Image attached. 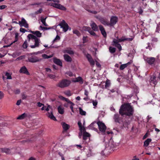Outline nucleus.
Returning a JSON list of instances; mask_svg holds the SVG:
<instances>
[{"label":"nucleus","mask_w":160,"mask_h":160,"mask_svg":"<svg viewBox=\"0 0 160 160\" xmlns=\"http://www.w3.org/2000/svg\"><path fill=\"white\" fill-rule=\"evenodd\" d=\"M134 112L133 108L129 103L122 105L119 110V113L122 116L126 115L130 117L132 116Z\"/></svg>","instance_id":"1"},{"label":"nucleus","mask_w":160,"mask_h":160,"mask_svg":"<svg viewBox=\"0 0 160 160\" xmlns=\"http://www.w3.org/2000/svg\"><path fill=\"white\" fill-rule=\"evenodd\" d=\"M27 38L29 41L31 40L32 42H35V44L34 45H32L30 46L31 48H34L39 46L40 42V39L38 38L35 36L31 34H29L27 36Z\"/></svg>","instance_id":"2"},{"label":"nucleus","mask_w":160,"mask_h":160,"mask_svg":"<svg viewBox=\"0 0 160 160\" xmlns=\"http://www.w3.org/2000/svg\"><path fill=\"white\" fill-rule=\"evenodd\" d=\"M71 83V81L67 79H63L60 80L57 84V86L61 88L68 87Z\"/></svg>","instance_id":"3"},{"label":"nucleus","mask_w":160,"mask_h":160,"mask_svg":"<svg viewBox=\"0 0 160 160\" xmlns=\"http://www.w3.org/2000/svg\"><path fill=\"white\" fill-rule=\"evenodd\" d=\"M45 110L48 112V111L50 110H51L52 111H51L50 112H48V113L47 114V115L51 119L55 121L57 120L53 114L52 112V107L50 105H48L47 108L45 109Z\"/></svg>","instance_id":"4"},{"label":"nucleus","mask_w":160,"mask_h":160,"mask_svg":"<svg viewBox=\"0 0 160 160\" xmlns=\"http://www.w3.org/2000/svg\"><path fill=\"white\" fill-rule=\"evenodd\" d=\"M48 5L61 10L65 11L66 10V8L65 7L58 3L50 2L48 4Z\"/></svg>","instance_id":"5"},{"label":"nucleus","mask_w":160,"mask_h":160,"mask_svg":"<svg viewBox=\"0 0 160 160\" xmlns=\"http://www.w3.org/2000/svg\"><path fill=\"white\" fill-rule=\"evenodd\" d=\"M59 25L60 27L61 28L63 29V31L65 32H66L69 29V26L68 25L64 20H62L59 24Z\"/></svg>","instance_id":"6"},{"label":"nucleus","mask_w":160,"mask_h":160,"mask_svg":"<svg viewBox=\"0 0 160 160\" xmlns=\"http://www.w3.org/2000/svg\"><path fill=\"white\" fill-rule=\"evenodd\" d=\"M97 124L98 126L100 131L104 132L106 129V127L105 124L102 122L98 121L97 122Z\"/></svg>","instance_id":"7"},{"label":"nucleus","mask_w":160,"mask_h":160,"mask_svg":"<svg viewBox=\"0 0 160 160\" xmlns=\"http://www.w3.org/2000/svg\"><path fill=\"white\" fill-rule=\"evenodd\" d=\"M113 119L116 123L120 124L123 122L122 118L120 117V115L118 113L115 114L114 115Z\"/></svg>","instance_id":"8"},{"label":"nucleus","mask_w":160,"mask_h":160,"mask_svg":"<svg viewBox=\"0 0 160 160\" xmlns=\"http://www.w3.org/2000/svg\"><path fill=\"white\" fill-rule=\"evenodd\" d=\"M118 21V18L115 16H112L110 19V22H109V26H113L115 25Z\"/></svg>","instance_id":"9"},{"label":"nucleus","mask_w":160,"mask_h":160,"mask_svg":"<svg viewBox=\"0 0 160 160\" xmlns=\"http://www.w3.org/2000/svg\"><path fill=\"white\" fill-rule=\"evenodd\" d=\"M18 24L21 27L24 26L26 28L28 27V25L26 20L23 18H22L21 21H19Z\"/></svg>","instance_id":"10"},{"label":"nucleus","mask_w":160,"mask_h":160,"mask_svg":"<svg viewBox=\"0 0 160 160\" xmlns=\"http://www.w3.org/2000/svg\"><path fill=\"white\" fill-rule=\"evenodd\" d=\"M28 60L29 62L32 63H34L40 62L42 59L41 58H39L37 57H32L29 58Z\"/></svg>","instance_id":"11"},{"label":"nucleus","mask_w":160,"mask_h":160,"mask_svg":"<svg viewBox=\"0 0 160 160\" xmlns=\"http://www.w3.org/2000/svg\"><path fill=\"white\" fill-rule=\"evenodd\" d=\"M86 57L88 62H89L90 65L92 67H93L95 64V62L91 55L89 54H87Z\"/></svg>","instance_id":"12"},{"label":"nucleus","mask_w":160,"mask_h":160,"mask_svg":"<svg viewBox=\"0 0 160 160\" xmlns=\"http://www.w3.org/2000/svg\"><path fill=\"white\" fill-rule=\"evenodd\" d=\"M145 59L147 62L149 64L151 65L154 63L155 60V59L153 57L147 58Z\"/></svg>","instance_id":"13"},{"label":"nucleus","mask_w":160,"mask_h":160,"mask_svg":"<svg viewBox=\"0 0 160 160\" xmlns=\"http://www.w3.org/2000/svg\"><path fill=\"white\" fill-rule=\"evenodd\" d=\"M97 122H93L90 124L89 126V128L90 129L94 130L95 131H97V129L95 127V126H97Z\"/></svg>","instance_id":"14"},{"label":"nucleus","mask_w":160,"mask_h":160,"mask_svg":"<svg viewBox=\"0 0 160 160\" xmlns=\"http://www.w3.org/2000/svg\"><path fill=\"white\" fill-rule=\"evenodd\" d=\"M19 72L21 73L26 74L27 75H29V73L28 71L26 68L25 66L22 67L20 71Z\"/></svg>","instance_id":"15"},{"label":"nucleus","mask_w":160,"mask_h":160,"mask_svg":"<svg viewBox=\"0 0 160 160\" xmlns=\"http://www.w3.org/2000/svg\"><path fill=\"white\" fill-rule=\"evenodd\" d=\"M99 29L101 32L104 37H106L107 36V34L103 27L101 25L99 26Z\"/></svg>","instance_id":"16"},{"label":"nucleus","mask_w":160,"mask_h":160,"mask_svg":"<svg viewBox=\"0 0 160 160\" xmlns=\"http://www.w3.org/2000/svg\"><path fill=\"white\" fill-rule=\"evenodd\" d=\"M53 61L56 64L61 67L62 66V62L59 59L54 58L53 59Z\"/></svg>","instance_id":"17"},{"label":"nucleus","mask_w":160,"mask_h":160,"mask_svg":"<svg viewBox=\"0 0 160 160\" xmlns=\"http://www.w3.org/2000/svg\"><path fill=\"white\" fill-rule=\"evenodd\" d=\"M90 26L92 29L94 31H96L98 30V27L97 25L94 22H92L90 24Z\"/></svg>","instance_id":"18"},{"label":"nucleus","mask_w":160,"mask_h":160,"mask_svg":"<svg viewBox=\"0 0 160 160\" xmlns=\"http://www.w3.org/2000/svg\"><path fill=\"white\" fill-rule=\"evenodd\" d=\"M100 22L103 25L109 26V22L106 20L102 18H99Z\"/></svg>","instance_id":"19"},{"label":"nucleus","mask_w":160,"mask_h":160,"mask_svg":"<svg viewBox=\"0 0 160 160\" xmlns=\"http://www.w3.org/2000/svg\"><path fill=\"white\" fill-rule=\"evenodd\" d=\"M72 82H79L81 84H82L83 82L82 78L80 77H78V78H76L75 80H72Z\"/></svg>","instance_id":"20"},{"label":"nucleus","mask_w":160,"mask_h":160,"mask_svg":"<svg viewBox=\"0 0 160 160\" xmlns=\"http://www.w3.org/2000/svg\"><path fill=\"white\" fill-rule=\"evenodd\" d=\"M65 60L67 62H71L72 61V58L68 54H64L63 55Z\"/></svg>","instance_id":"21"},{"label":"nucleus","mask_w":160,"mask_h":160,"mask_svg":"<svg viewBox=\"0 0 160 160\" xmlns=\"http://www.w3.org/2000/svg\"><path fill=\"white\" fill-rule=\"evenodd\" d=\"M62 125L63 129L64 131H67L70 128L69 125L65 122H62Z\"/></svg>","instance_id":"22"},{"label":"nucleus","mask_w":160,"mask_h":160,"mask_svg":"<svg viewBox=\"0 0 160 160\" xmlns=\"http://www.w3.org/2000/svg\"><path fill=\"white\" fill-rule=\"evenodd\" d=\"M83 140H86L88 138V137H89L90 134L85 132V131L83 132Z\"/></svg>","instance_id":"23"},{"label":"nucleus","mask_w":160,"mask_h":160,"mask_svg":"<svg viewBox=\"0 0 160 160\" xmlns=\"http://www.w3.org/2000/svg\"><path fill=\"white\" fill-rule=\"evenodd\" d=\"M78 125L79 128V130L80 132H84L85 130V128L82 126V124L80 121H79L78 122Z\"/></svg>","instance_id":"24"},{"label":"nucleus","mask_w":160,"mask_h":160,"mask_svg":"<svg viewBox=\"0 0 160 160\" xmlns=\"http://www.w3.org/2000/svg\"><path fill=\"white\" fill-rule=\"evenodd\" d=\"M130 64L131 62H129L127 63L121 65L120 67V70H123L125 68H126L128 66V65Z\"/></svg>","instance_id":"25"},{"label":"nucleus","mask_w":160,"mask_h":160,"mask_svg":"<svg viewBox=\"0 0 160 160\" xmlns=\"http://www.w3.org/2000/svg\"><path fill=\"white\" fill-rule=\"evenodd\" d=\"M156 77L154 76H152L151 78V82L152 83L155 85L157 84V82L156 80Z\"/></svg>","instance_id":"26"},{"label":"nucleus","mask_w":160,"mask_h":160,"mask_svg":"<svg viewBox=\"0 0 160 160\" xmlns=\"http://www.w3.org/2000/svg\"><path fill=\"white\" fill-rule=\"evenodd\" d=\"M151 141V139L148 138L144 142V146L145 147H147L149 143Z\"/></svg>","instance_id":"27"},{"label":"nucleus","mask_w":160,"mask_h":160,"mask_svg":"<svg viewBox=\"0 0 160 160\" xmlns=\"http://www.w3.org/2000/svg\"><path fill=\"white\" fill-rule=\"evenodd\" d=\"M58 110L59 113L61 114H63L64 113V110L63 108L61 106H59L58 108Z\"/></svg>","instance_id":"28"},{"label":"nucleus","mask_w":160,"mask_h":160,"mask_svg":"<svg viewBox=\"0 0 160 160\" xmlns=\"http://www.w3.org/2000/svg\"><path fill=\"white\" fill-rule=\"evenodd\" d=\"M2 152H5L7 154H9L11 153L10 150L8 148H2Z\"/></svg>","instance_id":"29"},{"label":"nucleus","mask_w":160,"mask_h":160,"mask_svg":"<svg viewBox=\"0 0 160 160\" xmlns=\"http://www.w3.org/2000/svg\"><path fill=\"white\" fill-rule=\"evenodd\" d=\"M64 52L68 53L70 55H72L74 53L73 51L71 49H68L65 50L64 51Z\"/></svg>","instance_id":"30"},{"label":"nucleus","mask_w":160,"mask_h":160,"mask_svg":"<svg viewBox=\"0 0 160 160\" xmlns=\"http://www.w3.org/2000/svg\"><path fill=\"white\" fill-rule=\"evenodd\" d=\"M33 34L37 36V37L40 38L42 36V33L39 31H34Z\"/></svg>","instance_id":"31"},{"label":"nucleus","mask_w":160,"mask_h":160,"mask_svg":"<svg viewBox=\"0 0 160 160\" xmlns=\"http://www.w3.org/2000/svg\"><path fill=\"white\" fill-rule=\"evenodd\" d=\"M42 57L44 59L49 58L52 57L53 55L48 56L46 54H42Z\"/></svg>","instance_id":"32"},{"label":"nucleus","mask_w":160,"mask_h":160,"mask_svg":"<svg viewBox=\"0 0 160 160\" xmlns=\"http://www.w3.org/2000/svg\"><path fill=\"white\" fill-rule=\"evenodd\" d=\"M47 18H43L41 17V21L42 23L43 24L44 26H47V24L46 23L45 20Z\"/></svg>","instance_id":"33"},{"label":"nucleus","mask_w":160,"mask_h":160,"mask_svg":"<svg viewBox=\"0 0 160 160\" xmlns=\"http://www.w3.org/2000/svg\"><path fill=\"white\" fill-rule=\"evenodd\" d=\"M109 51L111 53H114L116 51V48L112 47H110L109 48Z\"/></svg>","instance_id":"34"},{"label":"nucleus","mask_w":160,"mask_h":160,"mask_svg":"<svg viewBox=\"0 0 160 160\" xmlns=\"http://www.w3.org/2000/svg\"><path fill=\"white\" fill-rule=\"evenodd\" d=\"M26 114L24 113L18 117L17 118L18 119H23L26 116Z\"/></svg>","instance_id":"35"},{"label":"nucleus","mask_w":160,"mask_h":160,"mask_svg":"<svg viewBox=\"0 0 160 160\" xmlns=\"http://www.w3.org/2000/svg\"><path fill=\"white\" fill-rule=\"evenodd\" d=\"M48 77L51 79H54L56 78V76L55 75L52 74H48Z\"/></svg>","instance_id":"36"},{"label":"nucleus","mask_w":160,"mask_h":160,"mask_svg":"<svg viewBox=\"0 0 160 160\" xmlns=\"http://www.w3.org/2000/svg\"><path fill=\"white\" fill-rule=\"evenodd\" d=\"M62 99L67 102L68 103L70 104H72V102L70 101V100L68 98H66L64 97H63L62 98Z\"/></svg>","instance_id":"37"},{"label":"nucleus","mask_w":160,"mask_h":160,"mask_svg":"<svg viewBox=\"0 0 160 160\" xmlns=\"http://www.w3.org/2000/svg\"><path fill=\"white\" fill-rule=\"evenodd\" d=\"M79 109L80 113V114L82 115H86V112L85 111H83L81 108H80Z\"/></svg>","instance_id":"38"},{"label":"nucleus","mask_w":160,"mask_h":160,"mask_svg":"<svg viewBox=\"0 0 160 160\" xmlns=\"http://www.w3.org/2000/svg\"><path fill=\"white\" fill-rule=\"evenodd\" d=\"M73 33L76 34L78 36H79L81 35L80 33L77 30H73Z\"/></svg>","instance_id":"39"},{"label":"nucleus","mask_w":160,"mask_h":160,"mask_svg":"<svg viewBox=\"0 0 160 160\" xmlns=\"http://www.w3.org/2000/svg\"><path fill=\"white\" fill-rule=\"evenodd\" d=\"M5 75L7 76V79H12L11 75L9 73L6 72L5 73Z\"/></svg>","instance_id":"40"},{"label":"nucleus","mask_w":160,"mask_h":160,"mask_svg":"<svg viewBox=\"0 0 160 160\" xmlns=\"http://www.w3.org/2000/svg\"><path fill=\"white\" fill-rule=\"evenodd\" d=\"M110 85V81L109 80H107L106 83H105V87L107 88L108 87H109Z\"/></svg>","instance_id":"41"},{"label":"nucleus","mask_w":160,"mask_h":160,"mask_svg":"<svg viewBox=\"0 0 160 160\" xmlns=\"http://www.w3.org/2000/svg\"><path fill=\"white\" fill-rule=\"evenodd\" d=\"M115 47L117 48L119 51H120L122 50V47L120 44H115V45H113Z\"/></svg>","instance_id":"42"},{"label":"nucleus","mask_w":160,"mask_h":160,"mask_svg":"<svg viewBox=\"0 0 160 160\" xmlns=\"http://www.w3.org/2000/svg\"><path fill=\"white\" fill-rule=\"evenodd\" d=\"M119 42H120L119 41V39H114L113 40V42L114 43L113 45L119 44L118 43Z\"/></svg>","instance_id":"43"},{"label":"nucleus","mask_w":160,"mask_h":160,"mask_svg":"<svg viewBox=\"0 0 160 160\" xmlns=\"http://www.w3.org/2000/svg\"><path fill=\"white\" fill-rule=\"evenodd\" d=\"M91 28L90 27H86V26H84L83 27V30L86 31H88L89 32Z\"/></svg>","instance_id":"44"},{"label":"nucleus","mask_w":160,"mask_h":160,"mask_svg":"<svg viewBox=\"0 0 160 160\" xmlns=\"http://www.w3.org/2000/svg\"><path fill=\"white\" fill-rule=\"evenodd\" d=\"M22 47L24 48H26L28 47V43L27 41L26 40L24 42L22 45Z\"/></svg>","instance_id":"45"},{"label":"nucleus","mask_w":160,"mask_h":160,"mask_svg":"<svg viewBox=\"0 0 160 160\" xmlns=\"http://www.w3.org/2000/svg\"><path fill=\"white\" fill-rule=\"evenodd\" d=\"M60 39V37L59 36L57 35L56 36V38H55L52 41V42H53V43H54V42H56V40H59Z\"/></svg>","instance_id":"46"},{"label":"nucleus","mask_w":160,"mask_h":160,"mask_svg":"<svg viewBox=\"0 0 160 160\" xmlns=\"http://www.w3.org/2000/svg\"><path fill=\"white\" fill-rule=\"evenodd\" d=\"M42 8H40L38 10L35 12V14H38L39 13H40L42 12Z\"/></svg>","instance_id":"47"},{"label":"nucleus","mask_w":160,"mask_h":160,"mask_svg":"<svg viewBox=\"0 0 160 160\" xmlns=\"http://www.w3.org/2000/svg\"><path fill=\"white\" fill-rule=\"evenodd\" d=\"M27 98V96L24 93L22 94V99H25Z\"/></svg>","instance_id":"48"},{"label":"nucleus","mask_w":160,"mask_h":160,"mask_svg":"<svg viewBox=\"0 0 160 160\" xmlns=\"http://www.w3.org/2000/svg\"><path fill=\"white\" fill-rule=\"evenodd\" d=\"M65 94L68 96H70L72 95V94L70 91H68L65 92Z\"/></svg>","instance_id":"49"},{"label":"nucleus","mask_w":160,"mask_h":160,"mask_svg":"<svg viewBox=\"0 0 160 160\" xmlns=\"http://www.w3.org/2000/svg\"><path fill=\"white\" fill-rule=\"evenodd\" d=\"M88 32L91 35L95 36L96 35L95 33L90 29V30Z\"/></svg>","instance_id":"50"},{"label":"nucleus","mask_w":160,"mask_h":160,"mask_svg":"<svg viewBox=\"0 0 160 160\" xmlns=\"http://www.w3.org/2000/svg\"><path fill=\"white\" fill-rule=\"evenodd\" d=\"M18 40V39H17V38H15V40L13 41V42H12L9 45H7L6 46H4V47H10V46H11L13 43H15V42H16Z\"/></svg>","instance_id":"51"},{"label":"nucleus","mask_w":160,"mask_h":160,"mask_svg":"<svg viewBox=\"0 0 160 160\" xmlns=\"http://www.w3.org/2000/svg\"><path fill=\"white\" fill-rule=\"evenodd\" d=\"M148 46L146 47V48L147 49H149L150 50H151L152 48H151V46L150 45V43H148Z\"/></svg>","instance_id":"52"},{"label":"nucleus","mask_w":160,"mask_h":160,"mask_svg":"<svg viewBox=\"0 0 160 160\" xmlns=\"http://www.w3.org/2000/svg\"><path fill=\"white\" fill-rule=\"evenodd\" d=\"M119 39L120 42H123L126 40V38L125 37H122L121 38H119Z\"/></svg>","instance_id":"53"},{"label":"nucleus","mask_w":160,"mask_h":160,"mask_svg":"<svg viewBox=\"0 0 160 160\" xmlns=\"http://www.w3.org/2000/svg\"><path fill=\"white\" fill-rule=\"evenodd\" d=\"M4 94L1 91H0V99H2L4 97Z\"/></svg>","instance_id":"54"},{"label":"nucleus","mask_w":160,"mask_h":160,"mask_svg":"<svg viewBox=\"0 0 160 160\" xmlns=\"http://www.w3.org/2000/svg\"><path fill=\"white\" fill-rule=\"evenodd\" d=\"M48 1H53L55 2L59 3L60 0H47Z\"/></svg>","instance_id":"55"},{"label":"nucleus","mask_w":160,"mask_h":160,"mask_svg":"<svg viewBox=\"0 0 160 160\" xmlns=\"http://www.w3.org/2000/svg\"><path fill=\"white\" fill-rule=\"evenodd\" d=\"M20 32H22L23 33H24L25 32H27V31L25 29L23 28H20Z\"/></svg>","instance_id":"56"},{"label":"nucleus","mask_w":160,"mask_h":160,"mask_svg":"<svg viewBox=\"0 0 160 160\" xmlns=\"http://www.w3.org/2000/svg\"><path fill=\"white\" fill-rule=\"evenodd\" d=\"M7 7V6L5 5H2L0 6V9L2 10L5 8Z\"/></svg>","instance_id":"57"},{"label":"nucleus","mask_w":160,"mask_h":160,"mask_svg":"<svg viewBox=\"0 0 160 160\" xmlns=\"http://www.w3.org/2000/svg\"><path fill=\"white\" fill-rule=\"evenodd\" d=\"M89 153H88L87 154V156L88 157H89L92 155V154L91 153V150H89Z\"/></svg>","instance_id":"58"},{"label":"nucleus","mask_w":160,"mask_h":160,"mask_svg":"<svg viewBox=\"0 0 160 160\" xmlns=\"http://www.w3.org/2000/svg\"><path fill=\"white\" fill-rule=\"evenodd\" d=\"M20 91L19 89H18L15 90L14 91V93L15 94H18L20 93Z\"/></svg>","instance_id":"59"},{"label":"nucleus","mask_w":160,"mask_h":160,"mask_svg":"<svg viewBox=\"0 0 160 160\" xmlns=\"http://www.w3.org/2000/svg\"><path fill=\"white\" fill-rule=\"evenodd\" d=\"M66 73L69 76H70V77L72 76L73 75L72 73L71 72H67Z\"/></svg>","instance_id":"60"},{"label":"nucleus","mask_w":160,"mask_h":160,"mask_svg":"<svg viewBox=\"0 0 160 160\" xmlns=\"http://www.w3.org/2000/svg\"><path fill=\"white\" fill-rule=\"evenodd\" d=\"M70 104L71 105L70 106V108L71 109L72 111V112H73V106L74 105V104L73 103H72V104Z\"/></svg>","instance_id":"61"},{"label":"nucleus","mask_w":160,"mask_h":160,"mask_svg":"<svg viewBox=\"0 0 160 160\" xmlns=\"http://www.w3.org/2000/svg\"><path fill=\"white\" fill-rule=\"evenodd\" d=\"M37 104H38V105H37L38 106V107H41L42 106H44V104L41 103H40V102H38V103H37Z\"/></svg>","instance_id":"62"},{"label":"nucleus","mask_w":160,"mask_h":160,"mask_svg":"<svg viewBox=\"0 0 160 160\" xmlns=\"http://www.w3.org/2000/svg\"><path fill=\"white\" fill-rule=\"evenodd\" d=\"M156 31L158 32H160V26H158L156 28Z\"/></svg>","instance_id":"63"},{"label":"nucleus","mask_w":160,"mask_h":160,"mask_svg":"<svg viewBox=\"0 0 160 160\" xmlns=\"http://www.w3.org/2000/svg\"><path fill=\"white\" fill-rule=\"evenodd\" d=\"M92 104L94 106H95L96 105H97V104H98V102L96 101H92Z\"/></svg>","instance_id":"64"}]
</instances>
